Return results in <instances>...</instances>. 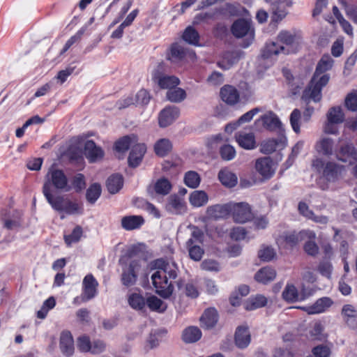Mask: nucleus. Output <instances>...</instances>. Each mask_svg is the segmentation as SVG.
Segmentation results:
<instances>
[{
  "label": "nucleus",
  "instance_id": "1a4fd4ad",
  "mask_svg": "<svg viewBox=\"0 0 357 357\" xmlns=\"http://www.w3.org/2000/svg\"><path fill=\"white\" fill-rule=\"evenodd\" d=\"M271 6L274 21L282 20L288 13L287 8L291 6V0H265Z\"/></svg>",
  "mask_w": 357,
  "mask_h": 357
},
{
  "label": "nucleus",
  "instance_id": "37998d69",
  "mask_svg": "<svg viewBox=\"0 0 357 357\" xmlns=\"http://www.w3.org/2000/svg\"><path fill=\"white\" fill-rule=\"evenodd\" d=\"M146 305L151 310L159 312H165L167 307V304L155 296L148 297Z\"/></svg>",
  "mask_w": 357,
  "mask_h": 357
},
{
  "label": "nucleus",
  "instance_id": "aec40b11",
  "mask_svg": "<svg viewBox=\"0 0 357 357\" xmlns=\"http://www.w3.org/2000/svg\"><path fill=\"white\" fill-rule=\"evenodd\" d=\"M230 207L231 203L210 206L206 209V214L208 218L215 220L225 218L230 213Z\"/></svg>",
  "mask_w": 357,
  "mask_h": 357
},
{
  "label": "nucleus",
  "instance_id": "5fc2aeb1",
  "mask_svg": "<svg viewBox=\"0 0 357 357\" xmlns=\"http://www.w3.org/2000/svg\"><path fill=\"white\" fill-rule=\"evenodd\" d=\"M134 96L135 101L137 105H147L150 100L151 96L149 92L145 89L139 90Z\"/></svg>",
  "mask_w": 357,
  "mask_h": 357
},
{
  "label": "nucleus",
  "instance_id": "f704fd0d",
  "mask_svg": "<svg viewBox=\"0 0 357 357\" xmlns=\"http://www.w3.org/2000/svg\"><path fill=\"white\" fill-rule=\"evenodd\" d=\"M333 140L329 137H322L316 144L315 149L319 153L329 156L333 153Z\"/></svg>",
  "mask_w": 357,
  "mask_h": 357
},
{
  "label": "nucleus",
  "instance_id": "5701e85b",
  "mask_svg": "<svg viewBox=\"0 0 357 357\" xmlns=\"http://www.w3.org/2000/svg\"><path fill=\"white\" fill-rule=\"evenodd\" d=\"M235 344L240 349L246 348L250 343V333L247 326H241L235 333Z\"/></svg>",
  "mask_w": 357,
  "mask_h": 357
},
{
  "label": "nucleus",
  "instance_id": "c756f323",
  "mask_svg": "<svg viewBox=\"0 0 357 357\" xmlns=\"http://www.w3.org/2000/svg\"><path fill=\"white\" fill-rule=\"evenodd\" d=\"M144 222V219L141 215H128L121 219V227L127 230H134L139 228Z\"/></svg>",
  "mask_w": 357,
  "mask_h": 357
},
{
  "label": "nucleus",
  "instance_id": "ddd939ff",
  "mask_svg": "<svg viewBox=\"0 0 357 357\" xmlns=\"http://www.w3.org/2000/svg\"><path fill=\"white\" fill-rule=\"evenodd\" d=\"M84 154L90 162H96L103 158L105 153L93 141L87 140L84 144Z\"/></svg>",
  "mask_w": 357,
  "mask_h": 357
},
{
  "label": "nucleus",
  "instance_id": "0e129e2a",
  "mask_svg": "<svg viewBox=\"0 0 357 357\" xmlns=\"http://www.w3.org/2000/svg\"><path fill=\"white\" fill-rule=\"evenodd\" d=\"M312 353L315 357H329L331 349L327 346L319 345L312 349Z\"/></svg>",
  "mask_w": 357,
  "mask_h": 357
},
{
  "label": "nucleus",
  "instance_id": "338daca9",
  "mask_svg": "<svg viewBox=\"0 0 357 357\" xmlns=\"http://www.w3.org/2000/svg\"><path fill=\"white\" fill-rule=\"evenodd\" d=\"M187 296L195 298L199 296V291L197 287L191 282L185 284L183 291Z\"/></svg>",
  "mask_w": 357,
  "mask_h": 357
},
{
  "label": "nucleus",
  "instance_id": "0eeeda50",
  "mask_svg": "<svg viewBox=\"0 0 357 357\" xmlns=\"http://www.w3.org/2000/svg\"><path fill=\"white\" fill-rule=\"evenodd\" d=\"M230 208V213L237 223H245L250 221L253 217L250 205L245 202L231 203Z\"/></svg>",
  "mask_w": 357,
  "mask_h": 357
},
{
  "label": "nucleus",
  "instance_id": "bb28decb",
  "mask_svg": "<svg viewBox=\"0 0 357 357\" xmlns=\"http://www.w3.org/2000/svg\"><path fill=\"white\" fill-rule=\"evenodd\" d=\"M342 315L345 323L352 328L357 326V310L351 305H344L342 309Z\"/></svg>",
  "mask_w": 357,
  "mask_h": 357
},
{
  "label": "nucleus",
  "instance_id": "3c124183",
  "mask_svg": "<svg viewBox=\"0 0 357 357\" xmlns=\"http://www.w3.org/2000/svg\"><path fill=\"white\" fill-rule=\"evenodd\" d=\"M301 118V113L299 109H294L290 115V123L294 131L296 133H300V120Z\"/></svg>",
  "mask_w": 357,
  "mask_h": 357
},
{
  "label": "nucleus",
  "instance_id": "393cba45",
  "mask_svg": "<svg viewBox=\"0 0 357 357\" xmlns=\"http://www.w3.org/2000/svg\"><path fill=\"white\" fill-rule=\"evenodd\" d=\"M222 100L229 105H234L239 100V93L236 88L230 85H225L220 90Z\"/></svg>",
  "mask_w": 357,
  "mask_h": 357
},
{
  "label": "nucleus",
  "instance_id": "72a5a7b5",
  "mask_svg": "<svg viewBox=\"0 0 357 357\" xmlns=\"http://www.w3.org/2000/svg\"><path fill=\"white\" fill-rule=\"evenodd\" d=\"M342 171V167L333 162H327L324 167L323 176L328 181H335Z\"/></svg>",
  "mask_w": 357,
  "mask_h": 357
},
{
  "label": "nucleus",
  "instance_id": "c85d7f7f",
  "mask_svg": "<svg viewBox=\"0 0 357 357\" xmlns=\"http://www.w3.org/2000/svg\"><path fill=\"white\" fill-rule=\"evenodd\" d=\"M333 303V302L330 298L323 297L318 299L312 305L305 307V310L310 314H318L324 312Z\"/></svg>",
  "mask_w": 357,
  "mask_h": 357
},
{
  "label": "nucleus",
  "instance_id": "49530a36",
  "mask_svg": "<svg viewBox=\"0 0 357 357\" xmlns=\"http://www.w3.org/2000/svg\"><path fill=\"white\" fill-rule=\"evenodd\" d=\"M101 194V186L98 183H93L87 189L86 198L87 201L93 204L99 198Z\"/></svg>",
  "mask_w": 357,
  "mask_h": 357
},
{
  "label": "nucleus",
  "instance_id": "8fccbe9b",
  "mask_svg": "<svg viewBox=\"0 0 357 357\" xmlns=\"http://www.w3.org/2000/svg\"><path fill=\"white\" fill-rule=\"evenodd\" d=\"M184 181L187 186L196 188L199 185L200 177L196 172L190 171L185 174Z\"/></svg>",
  "mask_w": 357,
  "mask_h": 357
},
{
  "label": "nucleus",
  "instance_id": "2eb2a0df",
  "mask_svg": "<svg viewBox=\"0 0 357 357\" xmlns=\"http://www.w3.org/2000/svg\"><path fill=\"white\" fill-rule=\"evenodd\" d=\"M255 124L257 126H261L263 128L269 130H275L280 128L282 125L276 114L272 112L262 115L256 121Z\"/></svg>",
  "mask_w": 357,
  "mask_h": 357
},
{
  "label": "nucleus",
  "instance_id": "e433bc0d",
  "mask_svg": "<svg viewBox=\"0 0 357 357\" xmlns=\"http://www.w3.org/2000/svg\"><path fill=\"white\" fill-rule=\"evenodd\" d=\"M218 178L222 184L228 188L234 187L237 184V176L228 169H222L219 172Z\"/></svg>",
  "mask_w": 357,
  "mask_h": 357
},
{
  "label": "nucleus",
  "instance_id": "f3484780",
  "mask_svg": "<svg viewBox=\"0 0 357 357\" xmlns=\"http://www.w3.org/2000/svg\"><path fill=\"white\" fill-rule=\"evenodd\" d=\"M153 79L162 89H173L180 84L179 79L174 75H167L157 71L153 75Z\"/></svg>",
  "mask_w": 357,
  "mask_h": 357
},
{
  "label": "nucleus",
  "instance_id": "a878e982",
  "mask_svg": "<svg viewBox=\"0 0 357 357\" xmlns=\"http://www.w3.org/2000/svg\"><path fill=\"white\" fill-rule=\"evenodd\" d=\"M236 139L241 147L250 150L256 147V140L254 133L240 132L236 135Z\"/></svg>",
  "mask_w": 357,
  "mask_h": 357
},
{
  "label": "nucleus",
  "instance_id": "f257e3e1",
  "mask_svg": "<svg viewBox=\"0 0 357 357\" xmlns=\"http://www.w3.org/2000/svg\"><path fill=\"white\" fill-rule=\"evenodd\" d=\"M68 191V179L63 171L51 167L45 178L43 193L52 208L61 214L63 219L65 215H72L82 213V208L77 202L66 196L57 194L53 189Z\"/></svg>",
  "mask_w": 357,
  "mask_h": 357
},
{
  "label": "nucleus",
  "instance_id": "cd10ccee",
  "mask_svg": "<svg viewBox=\"0 0 357 357\" xmlns=\"http://www.w3.org/2000/svg\"><path fill=\"white\" fill-rule=\"evenodd\" d=\"M60 348L63 354L70 356L74 351V342L69 331H63L60 336Z\"/></svg>",
  "mask_w": 357,
  "mask_h": 357
},
{
  "label": "nucleus",
  "instance_id": "680f3d73",
  "mask_svg": "<svg viewBox=\"0 0 357 357\" xmlns=\"http://www.w3.org/2000/svg\"><path fill=\"white\" fill-rule=\"evenodd\" d=\"M217 13L218 10H216L214 11L199 13L195 16L193 23L195 24H197L202 22H206L208 20L213 19Z\"/></svg>",
  "mask_w": 357,
  "mask_h": 357
},
{
  "label": "nucleus",
  "instance_id": "13d9d810",
  "mask_svg": "<svg viewBox=\"0 0 357 357\" xmlns=\"http://www.w3.org/2000/svg\"><path fill=\"white\" fill-rule=\"evenodd\" d=\"M220 154L222 159L225 160H231L236 155L234 148L230 145H225L220 149Z\"/></svg>",
  "mask_w": 357,
  "mask_h": 357
},
{
  "label": "nucleus",
  "instance_id": "dca6fc26",
  "mask_svg": "<svg viewBox=\"0 0 357 357\" xmlns=\"http://www.w3.org/2000/svg\"><path fill=\"white\" fill-rule=\"evenodd\" d=\"M180 112L176 107H168L162 109L159 115V125L162 128L171 125L179 116Z\"/></svg>",
  "mask_w": 357,
  "mask_h": 357
},
{
  "label": "nucleus",
  "instance_id": "b1692460",
  "mask_svg": "<svg viewBox=\"0 0 357 357\" xmlns=\"http://www.w3.org/2000/svg\"><path fill=\"white\" fill-rule=\"evenodd\" d=\"M277 273L274 268L266 266L260 268L255 275V280L259 283L266 284L276 278Z\"/></svg>",
  "mask_w": 357,
  "mask_h": 357
},
{
  "label": "nucleus",
  "instance_id": "a211bd4d",
  "mask_svg": "<svg viewBox=\"0 0 357 357\" xmlns=\"http://www.w3.org/2000/svg\"><path fill=\"white\" fill-rule=\"evenodd\" d=\"M98 282L91 274L87 275L83 280L84 292L82 299L83 301H87L93 298L97 291Z\"/></svg>",
  "mask_w": 357,
  "mask_h": 357
},
{
  "label": "nucleus",
  "instance_id": "09e8293b",
  "mask_svg": "<svg viewBox=\"0 0 357 357\" xmlns=\"http://www.w3.org/2000/svg\"><path fill=\"white\" fill-rule=\"evenodd\" d=\"M199 37L198 32L191 26L187 27L183 34V40L188 43L194 45H198Z\"/></svg>",
  "mask_w": 357,
  "mask_h": 357
},
{
  "label": "nucleus",
  "instance_id": "4be33fe9",
  "mask_svg": "<svg viewBox=\"0 0 357 357\" xmlns=\"http://www.w3.org/2000/svg\"><path fill=\"white\" fill-rule=\"evenodd\" d=\"M146 147L144 144H136L132 146L128 157V164L132 167H137L142 160Z\"/></svg>",
  "mask_w": 357,
  "mask_h": 357
},
{
  "label": "nucleus",
  "instance_id": "4c0bfd02",
  "mask_svg": "<svg viewBox=\"0 0 357 357\" xmlns=\"http://www.w3.org/2000/svg\"><path fill=\"white\" fill-rule=\"evenodd\" d=\"M202 332L197 326H189L186 328L182 335L183 340L186 343H194L200 340Z\"/></svg>",
  "mask_w": 357,
  "mask_h": 357
},
{
  "label": "nucleus",
  "instance_id": "20e7f679",
  "mask_svg": "<svg viewBox=\"0 0 357 357\" xmlns=\"http://www.w3.org/2000/svg\"><path fill=\"white\" fill-rule=\"evenodd\" d=\"M300 36L287 30L281 31L277 37V42L266 45L264 56L266 57L279 54H289L296 52L299 44Z\"/></svg>",
  "mask_w": 357,
  "mask_h": 357
},
{
  "label": "nucleus",
  "instance_id": "e2e57ef3",
  "mask_svg": "<svg viewBox=\"0 0 357 357\" xmlns=\"http://www.w3.org/2000/svg\"><path fill=\"white\" fill-rule=\"evenodd\" d=\"M73 186L77 192L81 191L85 188L86 183L83 174H77L75 176L73 181Z\"/></svg>",
  "mask_w": 357,
  "mask_h": 357
},
{
  "label": "nucleus",
  "instance_id": "bf43d9fd",
  "mask_svg": "<svg viewBox=\"0 0 357 357\" xmlns=\"http://www.w3.org/2000/svg\"><path fill=\"white\" fill-rule=\"evenodd\" d=\"M201 268L208 271L218 272L220 270L219 264L213 259H205L202 262Z\"/></svg>",
  "mask_w": 357,
  "mask_h": 357
},
{
  "label": "nucleus",
  "instance_id": "6e6552de",
  "mask_svg": "<svg viewBox=\"0 0 357 357\" xmlns=\"http://www.w3.org/2000/svg\"><path fill=\"white\" fill-rule=\"evenodd\" d=\"M195 56L196 55L194 52L187 50L183 45L174 43L169 48L167 59L172 63H178L182 61L187 57L193 60Z\"/></svg>",
  "mask_w": 357,
  "mask_h": 357
},
{
  "label": "nucleus",
  "instance_id": "de8ad7c7",
  "mask_svg": "<svg viewBox=\"0 0 357 357\" xmlns=\"http://www.w3.org/2000/svg\"><path fill=\"white\" fill-rule=\"evenodd\" d=\"M154 189L157 194L167 195L172 189V185L167 178H162L156 181Z\"/></svg>",
  "mask_w": 357,
  "mask_h": 357
},
{
  "label": "nucleus",
  "instance_id": "69168bd1",
  "mask_svg": "<svg viewBox=\"0 0 357 357\" xmlns=\"http://www.w3.org/2000/svg\"><path fill=\"white\" fill-rule=\"evenodd\" d=\"M207 82L212 86H218L223 83L224 77L222 74L213 72L207 79Z\"/></svg>",
  "mask_w": 357,
  "mask_h": 357
},
{
  "label": "nucleus",
  "instance_id": "79ce46f5",
  "mask_svg": "<svg viewBox=\"0 0 357 357\" xmlns=\"http://www.w3.org/2000/svg\"><path fill=\"white\" fill-rule=\"evenodd\" d=\"M166 97L172 102H181L185 99L186 93L183 89L176 86L167 91Z\"/></svg>",
  "mask_w": 357,
  "mask_h": 357
},
{
  "label": "nucleus",
  "instance_id": "9b49d317",
  "mask_svg": "<svg viewBox=\"0 0 357 357\" xmlns=\"http://www.w3.org/2000/svg\"><path fill=\"white\" fill-rule=\"evenodd\" d=\"M312 292L310 291H307L303 285L302 286L301 293L299 294L294 285L288 284L282 292V298L287 302L294 303L298 301L305 299L307 297L310 296Z\"/></svg>",
  "mask_w": 357,
  "mask_h": 357
},
{
  "label": "nucleus",
  "instance_id": "39448f33",
  "mask_svg": "<svg viewBox=\"0 0 357 357\" xmlns=\"http://www.w3.org/2000/svg\"><path fill=\"white\" fill-rule=\"evenodd\" d=\"M142 262V259L131 257L120 260V263L123 265L121 280L125 286L130 287L135 284Z\"/></svg>",
  "mask_w": 357,
  "mask_h": 357
},
{
  "label": "nucleus",
  "instance_id": "c03bdc74",
  "mask_svg": "<svg viewBox=\"0 0 357 357\" xmlns=\"http://www.w3.org/2000/svg\"><path fill=\"white\" fill-rule=\"evenodd\" d=\"M128 303L135 310H142L145 308L146 299L141 294L133 293L128 297Z\"/></svg>",
  "mask_w": 357,
  "mask_h": 357
},
{
  "label": "nucleus",
  "instance_id": "58836bf2",
  "mask_svg": "<svg viewBox=\"0 0 357 357\" xmlns=\"http://www.w3.org/2000/svg\"><path fill=\"white\" fill-rule=\"evenodd\" d=\"M189 201L194 207H201L208 202V197L203 190H195L190 194Z\"/></svg>",
  "mask_w": 357,
  "mask_h": 357
},
{
  "label": "nucleus",
  "instance_id": "f03ea898",
  "mask_svg": "<svg viewBox=\"0 0 357 357\" xmlns=\"http://www.w3.org/2000/svg\"><path fill=\"white\" fill-rule=\"evenodd\" d=\"M333 63L334 60L328 54H324L321 57L317 65L310 85L303 91L301 98L306 102L312 98L314 102L321 100V89L328 84L330 79L329 75L325 73L332 68Z\"/></svg>",
  "mask_w": 357,
  "mask_h": 357
},
{
  "label": "nucleus",
  "instance_id": "9d476101",
  "mask_svg": "<svg viewBox=\"0 0 357 357\" xmlns=\"http://www.w3.org/2000/svg\"><path fill=\"white\" fill-rule=\"evenodd\" d=\"M231 31L236 38H243L245 36L252 39L254 38V29L251 22L245 19L236 20L231 27Z\"/></svg>",
  "mask_w": 357,
  "mask_h": 357
},
{
  "label": "nucleus",
  "instance_id": "ea45409f",
  "mask_svg": "<svg viewBox=\"0 0 357 357\" xmlns=\"http://www.w3.org/2000/svg\"><path fill=\"white\" fill-rule=\"evenodd\" d=\"M326 119L331 122L341 124L345 119L342 108L340 106L331 107L326 113Z\"/></svg>",
  "mask_w": 357,
  "mask_h": 357
},
{
  "label": "nucleus",
  "instance_id": "f8f14e48",
  "mask_svg": "<svg viewBox=\"0 0 357 357\" xmlns=\"http://www.w3.org/2000/svg\"><path fill=\"white\" fill-rule=\"evenodd\" d=\"M255 169L265 179L272 177L275 172V165L269 157H263L257 159L255 162Z\"/></svg>",
  "mask_w": 357,
  "mask_h": 357
},
{
  "label": "nucleus",
  "instance_id": "412c9836",
  "mask_svg": "<svg viewBox=\"0 0 357 357\" xmlns=\"http://www.w3.org/2000/svg\"><path fill=\"white\" fill-rule=\"evenodd\" d=\"M165 208L167 211L173 214H182L186 211L183 199L176 195H172L168 197Z\"/></svg>",
  "mask_w": 357,
  "mask_h": 357
},
{
  "label": "nucleus",
  "instance_id": "2f4dec72",
  "mask_svg": "<svg viewBox=\"0 0 357 357\" xmlns=\"http://www.w3.org/2000/svg\"><path fill=\"white\" fill-rule=\"evenodd\" d=\"M137 142V137L134 135H126L115 142L114 149L119 153L126 152L130 146H135Z\"/></svg>",
  "mask_w": 357,
  "mask_h": 357
},
{
  "label": "nucleus",
  "instance_id": "603ef678",
  "mask_svg": "<svg viewBox=\"0 0 357 357\" xmlns=\"http://www.w3.org/2000/svg\"><path fill=\"white\" fill-rule=\"evenodd\" d=\"M345 107L350 111H357V93L352 91L347 94L344 100Z\"/></svg>",
  "mask_w": 357,
  "mask_h": 357
},
{
  "label": "nucleus",
  "instance_id": "7ed1b4c3",
  "mask_svg": "<svg viewBox=\"0 0 357 357\" xmlns=\"http://www.w3.org/2000/svg\"><path fill=\"white\" fill-rule=\"evenodd\" d=\"M157 271L151 275L153 285L158 294L164 298H169L174 291V286L169 280H174L178 275V266L174 262H165L162 259L155 261Z\"/></svg>",
  "mask_w": 357,
  "mask_h": 357
},
{
  "label": "nucleus",
  "instance_id": "a18cd8bd",
  "mask_svg": "<svg viewBox=\"0 0 357 357\" xmlns=\"http://www.w3.org/2000/svg\"><path fill=\"white\" fill-rule=\"evenodd\" d=\"M172 148V143L167 139H161L158 140L154 146L155 153L160 156H165L167 155L171 151Z\"/></svg>",
  "mask_w": 357,
  "mask_h": 357
},
{
  "label": "nucleus",
  "instance_id": "a19ab883",
  "mask_svg": "<svg viewBox=\"0 0 357 357\" xmlns=\"http://www.w3.org/2000/svg\"><path fill=\"white\" fill-rule=\"evenodd\" d=\"M267 303V298L261 294L251 297L246 302L245 308L247 310H253L265 306Z\"/></svg>",
  "mask_w": 357,
  "mask_h": 357
},
{
  "label": "nucleus",
  "instance_id": "6e6d98bb",
  "mask_svg": "<svg viewBox=\"0 0 357 357\" xmlns=\"http://www.w3.org/2000/svg\"><path fill=\"white\" fill-rule=\"evenodd\" d=\"M82 235V229L79 226H77L73 231L72 234L68 236H65V241L68 245H70L73 243H75L79 241Z\"/></svg>",
  "mask_w": 357,
  "mask_h": 357
},
{
  "label": "nucleus",
  "instance_id": "052dcab7",
  "mask_svg": "<svg viewBox=\"0 0 357 357\" xmlns=\"http://www.w3.org/2000/svg\"><path fill=\"white\" fill-rule=\"evenodd\" d=\"M190 259L195 261H200L204 255V250L199 245L190 247L188 248Z\"/></svg>",
  "mask_w": 357,
  "mask_h": 357
},
{
  "label": "nucleus",
  "instance_id": "864d4df0",
  "mask_svg": "<svg viewBox=\"0 0 357 357\" xmlns=\"http://www.w3.org/2000/svg\"><path fill=\"white\" fill-rule=\"evenodd\" d=\"M259 257L265 261H269L276 256L275 250L269 246L262 248L258 253Z\"/></svg>",
  "mask_w": 357,
  "mask_h": 357
},
{
  "label": "nucleus",
  "instance_id": "774afa93",
  "mask_svg": "<svg viewBox=\"0 0 357 357\" xmlns=\"http://www.w3.org/2000/svg\"><path fill=\"white\" fill-rule=\"evenodd\" d=\"M304 250L307 255L311 256H315L319 252V247L317 246L315 242L308 241L304 245Z\"/></svg>",
  "mask_w": 357,
  "mask_h": 357
},
{
  "label": "nucleus",
  "instance_id": "423d86ee",
  "mask_svg": "<svg viewBox=\"0 0 357 357\" xmlns=\"http://www.w3.org/2000/svg\"><path fill=\"white\" fill-rule=\"evenodd\" d=\"M316 234L310 230H303L299 232H287L280 235L277 238V243L279 245L293 247L300 241L305 239L315 238Z\"/></svg>",
  "mask_w": 357,
  "mask_h": 357
},
{
  "label": "nucleus",
  "instance_id": "c9c22d12",
  "mask_svg": "<svg viewBox=\"0 0 357 357\" xmlns=\"http://www.w3.org/2000/svg\"><path fill=\"white\" fill-rule=\"evenodd\" d=\"M123 178L121 175L116 174L111 175L106 181V187L111 194L117 193L123 187Z\"/></svg>",
  "mask_w": 357,
  "mask_h": 357
},
{
  "label": "nucleus",
  "instance_id": "7c9ffc66",
  "mask_svg": "<svg viewBox=\"0 0 357 357\" xmlns=\"http://www.w3.org/2000/svg\"><path fill=\"white\" fill-rule=\"evenodd\" d=\"M241 57L240 51L228 52L224 54L222 59L218 62V66L222 69H229L237 63Z\"/></svg>",
  "mask_w": 357,
  "mask_h": 357
},
{
  "label": "nucleus",
  "instance_id": "4d7b16f0",
  "mask_svg": "<svg viewBox=\"0 0 357 357\" xmlns=\"http://www.w3.org/2000/svg\"><path fill=\"white\" fill-rule=\"evenodd\" d=\"M323 326L320 323H315L310 331V334L313 340H322L325 339V335L323 333Z\"/></svg>",
  "mask_w": 357,
  "mask_h": 357
},
{
  "label": "nucleus",
  "instance_id": "6ab92c4d",
  "mask_svg": "<svg viewBox=\"0 0 357 357\" xmlns=\"http://www.w3.org/2000/svg\"><path fill=\"white\" fill-rule=\"evenodd\" d=\"M201 327L210 330L215 326L218 321V314L213 307L206 309L199 319Z\"/></svg>",
  "mask_w": 357,
  "mask_h": 357
},
{
  "label": "nucleus",
  "instance_id": "473e14b6",
  "mask_svg": "<svg viewBox=\"0 0 357 357\" xmlns=\"http://www.w3.org/2000/svg\"><path fill=\"white\" fill-rule=\"evenodd\" d=\"M285 140L283 138L269 139L263 142L261 144V152L264 154L273 153L278 148L284 146Z\"/></svg>",
  "mask_w": 357,
  "mask_h": 357
},
{
  "label": "nucleus",
  "instance_id": "4468645a",
  "mask_svg": "<svg viewBox=\"0 0 357 357\" xmlns=\"http://www.w3.org/2000/svg\"><path fill=\"white\" fill-rule=\"evenodd\" d=\"M337 158L343 162L352 164L357 160V149L352 144L342 145L336 153Z\"/></svg>",
  "mask_w": 357,
  "mask_h": 357
}]
</instances>
